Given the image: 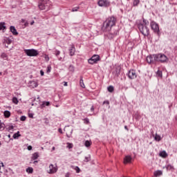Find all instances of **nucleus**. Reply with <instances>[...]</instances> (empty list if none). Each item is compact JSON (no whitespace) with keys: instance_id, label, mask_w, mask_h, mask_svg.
Instances as JSON below:
<instances>
[{"instance_id":"680f3d73","label":"nucleus","mask_w":177,"mask_h":177,"mask_svg":"<svg viewBox=\"0 0 177 177\" xmlns=\"http://www.w3.org/2000/svg\"><path fill=\"white\" fill-rule=\"evenodd\" d=\"M1 167H5V165H3V163L2 162H1Z\"/></svg>"},{"instance_id":"8fccbe9b","label":"nucleus","mask_w":177,"mask_h":177,"mask_svg":"<svg viewBox=\"0 0 177 177\" xmlns=\"http://www.w3.org/2000/svg\"><path fill=\"white\" fill-rule=\"evenodd\" d=\"M40 74L41 76H44V71H42V70L40 71Z\"/></svg>"},{"instance_id":"2eb2a0df","label":"nucleus","mask_w":177,"mask_h":177,"mask_svg":"<svg viewBox=\"0 0 177 177\" xmlns=\"http://www.w3.org/2000/svg\"><path fill=\"white\" fill-rule=\"evenodd\" d=\"M46 106H50V102L49 101H44L40 105L41 109H44Z\"/></svg>"},{"instance_id":"c9c22d12","label":"nucleus","mask_w":177,"mask_h":177,"mask_svg":"<svg viewBox=\"0 0 177 177\" xmlns=\"http://www.w3.org/2000/svg\"><path fill=\"white\" fill-rule=\"evenodd\" d=\"M12 102H13L15 104H17V103H19V100H17V97H14L12 98Z\"/></svg>"},{"instance_id":"5fc2aeb1","label":"nucleus","mask_w":177,"mask_h":177,"mask_svg":"<svg viewBox=\"0 0 177 177\" xmlns=\"http://www.w3.org/2000/svg\"><path fill=\"white\" fill-rule=\"evenodd\" d=\"M58 60H60V61L63 62V60H64V58L59 57V58L58 59Z\"/></svg>"},{"instance_id":"6e6d98bb","label":"nucleus","mask_w":177,"mask_h":177,"mask_svg":"<svg viewBox=\"0 0 177 177\" xmlns=\"http://www.w3.org/2000/svg\"><path fill=\"white\" fill-rule=\"evenodd\" d=\"M29 117H30V118H33L32 114V113L29 114Z\"/></svg>"},{"instance_id":"4be33fe9","label":"nucleus","mask_w":177,"mask_h":177,"mask_svg":"<svg viewBox=\"0 0 177 177\" xmlns=\"http://www.w3.org/2000/svg\"><path fill=\"white\" fill-rule=\"evenodd\" d=\"M19 136H21V135H20V131H17L13 135L12 138L14 139H17V138H19Z\"/></svg>"},{"instance_id":"c03bdc74","label":"nucleus","mask_w":177,"mask_h":177,"mask_svg":"<svg viewBox=\"0 0 177 177\" xmlns=\"http://www.w3.org/2000/svg\"><path fill=\"white\" fill-rule=\"evenodd\" d=\"M26 116H21V118H20V120L21 121H26Z\"/></svg>"},{"instance_id":"3c124183","label":"nucleus","mask_w":177,"mask_h":177,"mask_svg":"<svg viewBox=\"0 0 177 177\" xmlns=\"http://www.w3.org/2000/svg\"><path fill=\"white\" fill-rule=\"evenodd\" d=\"M27 26H28V22L26 21V22L24 23V26H25V27H27Z\"/></svg>"},{"instance_id":"a19ab883","label":"nucleus","mask_w":177,"mask_h":177,"mask_svg":"<svg viewBox=\"0 0 177 177\" xmlns=\"http://www.w3.org/2000/svg\"><path fill=\"white\" fill-rule=\"evenodd\" d=\"M78 9H80V7H75L72 9V12H78Z\"/></svg>"},{"instance_id":"5701e85b","label":"nucleus","mask_w":177,"mask_h":177,"mask_svg":"<svg viewBox=\"0 0 177 177\" xmlns=\"http://www.w3.org/2000/svg\"><path fill=\"white\" fill-rule=\"evenodd\" d=\"M111 21H112L111 27H113V26H115V23H117V18L114 17H111Z\"/></svg>"},{"instance_id":"f3484780","label":"nucleus","mask_w":177,"mask_h":177,"mask_svg":"<svg viewBox=\"0 0 177 177\" xmlns=\"http://www.w3.org/2000/svg\"><path fill=\"white\" fill-rule=\"evenodd\" d=\"M153 175L156 177L161 176V175H162V171H161V170L156 171H154Z\"/></svg>"},{"instance_id":"4d7b16f0","label":"nucleus","mask_w":177,"mask_h":177,"mask_svg":"<svg viewBox=\"0 0 177 177\" xmlns=\"http://www.w3.org/2000/svg\"><path fill=\"white\" fill-rule=\"evenodd\" d=\"M171 107H172V104H171L170 105H169V110H171Z\"/></svg>"},{"instance_id":"cd10ccee","label":"nucleus","mask_w":177,"mask_h":177,"mask_svg":"<svg viewBox=\"0 0 177 177\" xmlns=\"http://www.w3.org/2000/svg\"><path fill=\"white\" fill-rule=\"evenodd\" d=\"M26 172L28 174H32V172H34V169H32V167H28L26 169Z\"/></svg>"},{"instance_id":"9b49d317","label":"nucleus","mask_w":177,"mask_h":177,"mask_svg":"<svg viewBox=\"0 0 177 177\" xmlns=\"http://www.w3.org/2000/svg\"><path fill=\"white\" fill-rule=\"evenodd\" d=\"M132 161V157L129 155L126 156L124 158V164H128L129 162H131Z\"/></svg>"},{"instance_id":"f704fd0d","label":"nucleus","mask_w":177,"mask_h":177,"mask_svg":"<svg viewBox=\"0 0 177 177\" xmlns=\"http://www.w3.org/2000/svg\"><path fill=\"white\" fill-rule=\"evenodd\" d=\"M66 145H67L66 146L67 149H73V147H74L73 143L67 142Z\"/></svg>"},{"instance_id":"9d476101","label":"nucleus","mask_w":177,"mask_h":177,"mask_svg":"<svg viewBox=\"0 0 177 177\" xmlns=\"http://www.w3.org/2000/svg\"><path fill=\"white\" fill-rule=\"evenodd\" d=\"M98 5L99 6H110V1L107 0H100Z\"/></svg>"},{"instance_id":"6ab92c4d","label":"nucleus","mask_w":177,"mask_h":177,"mask_svg":"<svg viewBox=\"0 0 177 177\" xmlns=\"http://www.w3.org/2000/svg\"><path fill=\"white\" fill-rule=\"evenodd\" d=\"M5 22L0 23V30H2L3 31H5L6 30V26H5Z\"/></svg>"},{"instance_id":"f8f14e48","label":"nucleus","mask_w":177,"mask_h":177,"mask_svg":"<svg viewBox=\"0 0 177 177\" xmlns=\"http://www.w3.org/2000/svg\"><path fill=\"white\" fill-rule=\"evenodd\" d=\"M69 55L70 56H74V55H75V47L74 45L71 46V48L69 49Z\"/></svg>"},{"instance_id":"e433bc0d","label":"nucleus","mask_w":177,"mask_h":177,"mask_svg":"<svg viewBox=\"0 0 177 177\" xmlns=\"http://www.w3.org/2000/svg\"><path fill=\"white\" fill-rule=\"evenodd\" d=\"M5 44H7L8 45H10V44H12V39H7L5 41Z\"/></svg>"},{"instance_id":"393cba45","label":"nucleus","mask_w":177,"mask_h":177,"mask_svg":"<svg viewBox=\"0 0 177 177\" xmlns=\"http://www.w3.org/2000/svg\"><path fill=\"white\" fill-rule=\"evenodd\" d=\"M140 3V0H133V6H138Z\"/></svg>"},{"instance_id":"f257e3e1","label":"nucleus","mask_w":177,"mask_h":177,"mask_svg":"<svg viewBox=\"0 0 177 177\" xmlns=\"http://www.w3.org/2000/svg\"><path fill=\"white\" fill-rule=\"evenodd\" d=\"M146 60L149 64H156V63H167L169 59L165 54L158 53L148 55Z\"/></svg>"},{"instance_id":"7ed1b4c3","label":"nucleus","mask_w":177,"mask_h":177,"mask_svg":"<svg viewBox=\"0 0 177 177\" xmlns=\"http://www.w3.org/2000/svg\"><path fill=\"white\" fill-rule=\"evenodd\" d=\"M138 28L144 37H149L150 35V29H149V27L143 25V24H138Z\"/></svg>"},{"instance_id":"b1692460","label":"nucleus","mask_w":177,"mask_h":177,"mask_svg":"<svg viewBox=\"0 0 177 177\" xmlns=\"http://www.w3.org/2000/svg\"><path fill=\"white\" fill-rule=\"evenodd\" d=\"M4 116L6 117V118H9V117H10V111H4Z\"/></svg>"},{"instance_id":"dca6fc26","label":"nucleus","mask_w":177,"mask_h":177,"mask_svg":"<svg viewBox=\"0 0 177 177\" xmlns=\"http://www.w3.org/2000/svg\"><path fill=\"white\" fill-rule=\"evenodd\" d=\"M165 168L167 169V171H174L175 168L174 167V166H172L171 165H167L165 166Z\"/></svg>"},{"instance_id":"0eeeda50","label":"nucleus","mask_w":177,"mask_h":177,"mask_svg":"<svg viewBox=\"0 0 177 177\" xmlns=\"http://www.w3.org/2000/svg\"><path fill=\"white\" fill-rule=\"evenodd\" d=\"M100 60V57L97 55H93L91 58H90L88 62L89 64H95V63H97Z\"/></svg>"},{"instance_id":"1a4fd4ad","label":"nucleus","mask_w":177,"mask_h":177,"mask_svg":"<svg viewBox=\"0 0 177 177\" xmlns=\"http://www.w3.org/2000/svg\"><path fill=\"white\" fill-rule=\"evenodd\" d=\"M48 168H49V170H48V174H56V172H57V167H55L53 164H50Z\"/></svg>"},{"instance_id":"79ce46f5","label":"nucleus","mask_w":177,"mask_h":177,"mask_svg":"<svg viewBox=\"0 0 177 177\" xmlns=\"http://www.w3.org/2000/svg\"><path fill=\"white\" fill-rule=\"evenodd\" d=\"M13 128H14L13 126H10V127H8V132H12Z\"/></svg>"},{"instance_id":"774afa93","label":"nucleus","mask_w":177,"mask_h":177,"mask_svg":"<svg viewBox=\"0 0 177 177\" xmlns=\"http://www.w3.org/2000/svg\"><path fill=\"white\" fill-rule=\"evenodd\" d=\"M175 50H177V46L174 48Z\"/></svg>"},{"instance_id":"6e6552de","label":"nucleus","mask_w":177,"mask_h":177,"mask_svg":"<svg viewBox=\"0 0 177 177\" xmlns=\"http://www.w3.org/2000/svg\"><path fill=\"white\" fill-rule=\"evenodd\" d=\"M127 77L130 80H135V78H136V77H138V75L136 74V71H135L133 69H130L127 73Z\"/></svg>"},{"instance_id":"f03ea898","label":"nucleus","mask_w":177,"mask_h":177,"mask_svg":"<svg viewBox=\"0 0 177 177\" xmlns=\"http://www.w3.org/2000/svg\"><path fill=\"white\" fill-rule=\"evenodd\" d=\"M40 10H49L52 6V2L49 0H41L38 4Z\"/></svg>"},{"instance_id":"0e129e2a","label":"nucleus","mask_w":177,"mask_h":177,"mask_svg":"<svg viewBox=\"0 0 177 177\" xmlns=\"http://www.w3.org/2000/svg\"><path fill=\"white\" fill-rule=\"evenodd\" d=\"M35 21H32L31 23H30V26H32L34 24Z\"/></svg>"},{"instance_id":"4468645a","label":"nucleus","mask_w":177,"mask_h":177,"mask_svg":"<svg viewBox=\"0 0 177 177\" xmlns=\"http://www.w3.org/2000/svg\"><path fill=\"white\" fill-rule=\"evenodd\" d=\"M38 157H39V154L38 153V152L34 153L32 155L31 160L32 161H35V160H37L38 158Z\"/></svg>"},{"instance_id":"58836bf2","label":"nucleus","mask_w":177,"mask_h":177,"mask_svg":"<svg viewBox=\"0 0 177 177\" xmlns=\"http://www.w3.org/2000/svg\"><path fill=\"white\" fill-rule=\"evenodd\" d=\"M68 70H69V71L74 73V66L73 65H71L68 68Z\"/></svg>"},{"instance_id":"ddd939ff","label":"nucleus","mask_w":177,"mask_h":177,"mask_svg":"<svg viewBox=\"0 0 177 177\" xmlns=\"http://www.w3.org/2000/svg\"><path fill=\"white\" fill-rule=\"evenodd\" d=\"M10 30L13 35H19V32H17V30H16V28L15 26H11Z\"/></svg>"},{"instance_id":"69168bd1","label":"nucleus","mask_w":177,"mask_h":177,"mask_svg":"<svg viewBox=\"0 0 177 177\" xmlns=\"http://www.w3.org/2000/svg\"><path fill=\"white\" fill-rule=\"evenodd\" d=\"M55 149H56V148H55V147H53L52 151H54V150H55Z\"/></svg>"},{"instance_id":"412c9836","label":"nucleus","mask_w":177,"mask_h":177,"mask_svg":"<svg viewBox=\"0 0 177 177\" xmlns=\"http://www.w3.org/2000/svg\"><path fill=\"white\" fill-rule=\"evenodd\" d=\"M160 157H163V158H165L168 154H167V152L165 151H162L160 153Z\"/></svg>"},{"instance_id":"864d4df0","label":"nucleus","mask_w":177,"mask_h":177,"mask_svg":"<svg viewBox=\"0 0 177 177\" xmlns=\"http://www.w3.org/2000/svg\"><path fill=\"white\" fill-rule=\"evenodd\" d=\"M124 129H126V131H129V129H128V126H124Z\"/></svg>"},{"instance_id":"338daca9","label":"nucleus","mask_w":177,"mask_h":177,"mask_svg":"<svg viewBox=\"0 0 177 177\" xmlns=\"http://www.w3.org/2000/svg\"><path fill=\"white\" fill-rule=\"evenodd\" d=\"M91 111H93V110H95V109L93 108V106H92V107L91 108Z\"/></svg>"},{"instance_id":"423d86ee","label":"nucleus","mask_w":177,"mask_h":177,"mask_svg":"<svg viewBox=\"0 0 177 177\" xmlns=\"http://www.w3.org/2000/svg\"><path fill=\"white\" fill-rule=\"evenodd\" d=\"M111 17L108 18L103 24V28L106 31L111 30Z\"/></svg>"},{"instance_id":"13d9d810","label":"nucleus","mask_w":177,"mask_h":177,"mask_svg":"<svg viewBox=\"0 0 177 177\" xmlns=\"http://www.w3.org/2000/svg\"><path fill=\"white\" fill-rule=\"evenodd\" d=\"M114 91V86H111V92H113Z\"/></svg>"},{"instance_id":"c756f323","label":"nucleus","mask_w":177,"mask_h":177,"mask_svg":"<svg viewBox=\"0 0 177 177\" xmlns=\"http://www.w3.org/2000/svg\"><path fill=\"white\" fill-rule=\"evenodd\" d=\"M1 57L4 60H8V55L5 53H1Z\"/></svg>"},{"instance_id":"e2e57ef3","label":"nucleus","mask_w":177,"mask_h":177,"mask_svg":"<svg viewBox=\"0 0 177 177\" xmlns=\"http://www.w3.org/2000/svg\"><path fill=\"white\" fill-rule=\"evenodd\" d=\"M37 162H38L37 160H35V161L33 162V164H37Z\"/></svg>"},{"instance_id":"bb28decb","label":"nucleus","mask_w":177,"mask_h":177,"mask_svg":"<svg viewBox=\"0 0 177 177\" xmlns=\"http://www.w3.org/2000/svg\"><path fill=\"white\" fill-rule=\"evenodd\" d=\"M30 84L32 88H37V86H38V83H37V82L32 81L30 82Z\"/></svg>"},{"instance_id":"09e8293b","label":"nucleus","mask_w":177,"mask_h":177,"mask_svg":"<svg viewBox=\"0 0 177 177\" xmlns=\"http://www.w3.org/2000/svg\"><path fill=\"white\" fill-rule=\"evenodd\" d=\"M109 92H111V86H109L108 88H107Z\"/></svg>"},{"instance_id":"bf43d9fd","label":"nucleus","mask_w":177,"mask_h":177,"mask_svg":"<svg viewBox=\"0 0 177 177\" xmlns=\"http://www.w3.org/2000/svg\"><path fill=\"white\" fill-rule=\"evenodd\" d=\"M64 86H67V82H64Z\"/></svg>"},{"instance_id":"aec40b11","label":"nucleus","mask_w":177,"mask_h":177,"mask_svg":"<svg viewBox=\"0 0 177 177\" xmlns=\"http://www.w3.org/2000/svg\"><path fill=\"white\" fill-rule=\"evenodd\" d=\"M91 145H92V141L86 140V141L84 142V146H85L86 147H89Z\"/></svg>"},{"instance_id":"a211bd4d","label":"nucleus","mask_w":177,"mask_h":177,"mask_svg":"<svg viewBox=\"0 0 177 177\" xmlns=\"http://www.w3.org/2000/svg\"><path fill=\"white\" fill-rule=\"evenodd\" d=\"M80 85L81 88H85V84H84V79L82 76L80 77Z\"/></svg>"},{"instance_id":"a878e982","label":"nucleus","mask_w":177,"mask_h":177,"mask_svg":"<svg viewBox=\"0 0 177 177\" xmlns=\"http://www.w3.org/2000/svg\"><path fill=\"white\" fill-rule=\"evenodd\" d=\"M154 140L156 142H160V140H161V136L160 135L156 134V136L154 137Z\"/></svg>"},{"instance_id":"37998d69","label":"nucleus","mask_w":177,"mask_h":177,"mask_svg":"<svg viewBox=\"0 0 177 177\" xmlns=\"http://www.w3.org/2000/svg\"><path fill=\"white\" fill-rule=\"evenodd\" d=\"M55 56H59L60 55V50H55Z\"/></svg>"},{"instance_id":"20e7f679","label":"nucleus","mask_w":177,"mask_h":177,"mask_svg":"<svg viewBox=\"0 0 177 177\" xmlns=\"http://www.w3.org/2000/svg\"><path fill=\"white\" fill-rule=\"evenodd\" d=\"M150 27L153 31L154 34H157V35H160V26H158V24H157L154 21H151L150 22Z\"/></svg>"},{"instance_id":"473e14b6","label":"nucleus","mask_w":177,"mask_h":177,"mask_svg":"<svg viewBox=\"0 0 177 177\" xmlns=\"http://www.w3.org/2000/svg\"><path fill=\"white\" fill-rule=\"evenodd\" d=\"M84 162H89L91 161V155L86 156L84 160Z\"/></svg>"},{"instance_id":"49530a36","label":"nucleus","mask_w":177,"mask_h":177,"mask_svg":"<svg viewBox=\"0 0 177 177\" xmlns=\"http://www.w3.org/2000/svg\"><path fill=\"white\" fill-rule=\"evenodd\" d=\"M84 120V124H89V120L88 118H85Z\"/></svg>"},{"instance_id":"72a5a7b5","label":"nucleus","mask_w":177,"mask_h":177,"mask_svg":"<svg viewBox=\"0 0 177 177\" xmlns=\"http://www.w3.org/2000/svg\"><path fill=\"white\" fill-rule=\"evenodd\" d=\"M5 129V124L2 123L0 120V131H3Z\"/></svg>"},{"instance_id":"603ef678","label":"nucleus","mask_w":177,"mask_h":177,"mask_svg":"<svg viewBox=\"0 0 177 177\" xmlns=\"http://www.w3.org/2000/svg\"><path fill=\"white\" fill-rule=\"evenodd\" d=\"M58 131L59 133H63V130H62V129H59Z\"/></svg>"},{"instance_id":"c85d7f7f","label":"nucleus","mask_w":177,"mask_h":177,"mask_svg":"<svg viewBox=\"0 0 177 177\" xmlns=\"http://www.w3.org/2000/svg\"><path fill=\"white\" fill-rule=\"evenodd\" d=\"M156 75H157V77H159V78H162V71L158 70L156 72Z\"/></svg>"},{"instance_id":"de8ad7c7","label":"nucleus","mask_w":177,"mask_h":177,"mask_svg":"<svg viewBox=\"0 0 177 177\" xmlns=\"http://www.w3.org/2000/svg\"><path fill=\"white\" fill-rule=\"evenodd\" d=\"M28 150H32V147L31 145H29L28 147Z\"/></svg>"},{"instance_id":"ea45409f","label":"nucleus","mask_w":177,"mask_h":177,"mask_svg":"<svg viewBox=\"0 0 177 177\" xmlns=\"http://www.w3.org/2000/svg\"><path fill=\"white\" fill-rule=\"evenodd\" d=\"M51 70H52V67L50 66V65L48 66L46 69V73H50Z\"/></svg>"},{"instance_id":"4c0bfd02","label":"nucleus","mask_w":177,"mask_h":177,"mask_svg":"<svg viewBox=\"0 0 177 177\" xmlns=\"http://www.w3.org/2000/svg\"><path fill=\"white\" fill-rule=\"evenodd\" d=\"M75 170L76 171L77 174H80V172H81V169H80V167H78V166H76L75 167Z\"/></svg>"},{"instance_id":"7c9ffc66","label":"nucleus","mask_w":177,"mask_h":177,"mask_svg":"<svg viewBox=\"0 0 177 177\" xmlns=\"http://www.w3.org/2000/svg\"><path fill=\"white\" fill-rule=\"evenodd\" d=\"M103 104L104 106H106L108 109H110V102L109 100L104 101Z\"/></svg>"},{"instance_id":"39448f33","label":"nucleus","mask_w":177,"mask_h":177,"mask_svg":"<svg viewBox=\"0 0 177 177\" xmlns=\"http://www.w3.org/2000/svg\"><path fill=\"white\" fill-rule=\"evenodd\" d=\"M24 53H26V55H27V56L29 57H35L39 55L38 50L35 49H26L24 50Z\"/></svg>"},{"instance_id":"052dcab7","label":"nucleus","mask_w":177,"mask_h":177,"mask_svg":"<svg viewBox=\"0 0 177 177\" xmlns=\"http://www.w3.org/2000/svg\"><path fill=\"white\" fill-rule=\"evenodd\" d=\"M26 22V19H21V23H25Z\"/></svg>"},{"instance_id":"a18cd8bd","label":"nucleus","mask_w":177,"mask_h":177,"mask_svg":"<svg viewBox=\"0 0 177 177\" xmlns=\"http://www.w3.org/2000/svg\"><path fill=\"white\" fill-rule=\"evenodd\" d=\"M44 58H45V61L46 62H49V56L48 55H46L44 56Z\"/></svg>"},{"instance_id":"2f4dec72","label":"nucleus","mask_w":177,"mask_h":177,"mask_svg":"<svg viewBox=\"0 0 177 177\" xmlns=\"http://www.w3.org/2000/svg\"><path fill=\"white\" fill-rule=\"evenodd\" d=\"M142 22L143 26H149V21L147 19H145V18H142Z\"/></svg>"}]
</instances>
